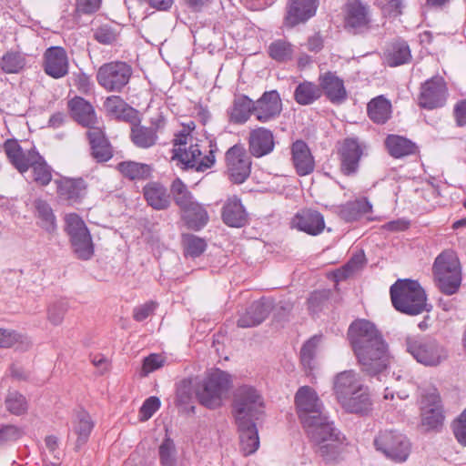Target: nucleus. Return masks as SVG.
<instances>
[{
    "label": "nucleus",
    "mask_w": 466,
    "mask_h": 466,
    "mask_svg": "<svg viewBox=\"0 0 466 466\" xmlns=\"http://www.w3.org/2000/svg\"><path fill=\"white\" fill-rule=\"evenodd\" d=\"M348 338L365 372L377 375L390 364L388 344L372 322L366 319L355 320L349 328Z\"/></svg>",
    "instance_id": "1"
},
{
    "label": "nucleus",
    "mask_w": 466,
    "mask_h": 466,
    "mask_svg": "<svg viewBox=\"0 0 466 466\" xmlns=\"http://www.w3.org/2000/svg\"><path fill=\"white\" fill-rule=\"evenodd\" d=\"M232 387L231 377L218 369L208 371L196 390L199 403L208 409L221 407L228 398Z\"/></svg>",
    "instance_id": "2"
},
{
    "label": "nucleus",
    "mask_w": 466,
    "mask_h": 466,
    "mask_svg": "<svg viewBox=\"0 0 466 466\" xmlns=\"http://www.w3.org/2000/svg\"><path fill=\"white\" fill-rule=\"evenodd\" d=\"M390 297L394 308L408 315H418L429 311L425 291L418 281L400 279L390 287Z\"/></svg>",
    "instance_id": "3"
},
{
    "label": "nucleus",
    "mask_w": 466,
    "mask_h": 466,
    "mask_svg": "<svg viewBox=\"0 0 466 466\" xmlns=\"http://www.w3.org/2000/svg\"><path fill=\"white\" fill-rule=\"evenodd\" d=\"M434 281L438 289L445 295L458 292L461 280V267L457 255L451 250L441 253L432 267Z\"/></svg>",
    "instance_id": "4"
},
{
    "label": "nucleus",
    "mask_w": 466,
    "mask_h": 466,
    "mask_svg": "<svg viewBox=\"0 0 466 466\" xmlns=\"http://www.w3.org/2000/svg\"><path fill=\"white\" fill-rule=\"evenodd\" d=\"M405 346L407 352L425 367H438L449 358L445 346L434 339L408 336Z\"/></svg>",
    "instance_id": "5"
},
{
    "label": "nucleus",
    "mask_w": 466,
    "mask_h": 466,
    "mask_svg": "<svg viewBox=\"0 0 466 466\" xmlns=\"http://www.w3.org/2000/svg\"><path fill=\"white\" fill-rule=\"evenodd\" d=\"M312 425H303L309 437L319 446V451L323 457L335 454L339 445L342 442L340 432L333 426L326 413L312 420Z\"/></svg>",
    "instance_id": "6"
},
{
    "label": "nucleus",
    "mask_w": 466,
    "mask_h": 466,
    "mask_svg": "<svg viewBox=\"0 0 466 466\" xmlns=\"http://www.w3.org/2000/svg\"><path fill=\"white\" fill-rule=\"evenodd\" d=\"M262 395L252 386L243 385L237 389L233 401V414L236 422L255 421L263 413Z\"/></svg>",
    "instance_id": "7"
},
{
    "label": "nucleus",
    "mask_w": 466,
    "mask_h": 466,
    "mask_svg": "<svg viewBox=\"0 0 466 466\" xmlns=\"http://www.w3.org/2000/svg\"><path fill=\"white\" fill-rule=\"evenodd\" d=\"M374 446L388 460L396 463L405 462L411 452L410 440L398 431H380L374 439Z\"/></svg>",
    "instance_id": "8"
},
{
    "label": "nucleus",
    "mask_w": 466,
    "mask_h": 466,
    "mask_svg": "<svg viewBox=\"0 0 466 466\" xmlns=\"http://www.w3.org/2000/svg\"><path fill=\"white\" fill-rule=\"evenodd\" d=\"M421 425L426 430H437L444 420L443 407L439 391L431 387L423 390L420 401Z\"/></svg>",
    "instance_id": "9"
},
{
    "label": "nucleus",
    "mask_w": 466,
    "mask_h": 466,
    "mask_svg": "<svg viewBox=\"0 0 466 466\" xmlns=\"http://www.w3.org/2000/svg\"><path fill=\"white\" fill-rule=\"evenodd\" d=\"M295 405L302 425H312L314 418L324 414L323 403L318 393L309 386L300 387L295 395Z\"/></svg>",
    "instance_id": "10"
},
{
    "label": "nucleus",
    "mask_w": 466,
    "mask_h": 466,
    "mask_svg": "<svg viewBox=\"0 0 466 466\" xmlns=\"http://www.w3.org/2000/svg\"><path fill=\"white\" fill-rule=\"evenodd\" d=\"M132 68L126 62L116 61L101 66L96 74L97 82L108 91H120L128 82Z\"/></svg>",
    "instance_id": "11"
},
{
    "label": "nucleus",
    "mask_w": 466,
    "mask_h": 466,
    "mask_svg": "<svg viewBox=\"0 0 466 466\" xmlns=\"http://www.w3.org/2000/svg\"><path fill=\"white\" fill-rule=\"evenodd\" d=\"M225 160L226 171L230 181L241 184L248 177L251 160L242 146L235 145L228 149Z\"/></svg>",
    "instance_id": "12"
},
{
    "label": "nucleus",
    "mask_w": 466,
    "mask_h": 466,
    "mask_svg": "<svg viewBox=\"0 0 466 466\" xmlns=\"http://www.w3.org/2000/svg\"><path fill=\"white\" fill-rule=\"evenodd\" d=\"M172 160H177L184 167H194L198 171H205L215 163L214 151L210 149L208 155L202 157L198 144L190 143L188 147L173 149Z\"/></svg>",
    "instance_id": "13"
},
{
    "label": "nucleus",
    "mask_w": 466,
    "mask_h": 466,
    "mask_svg": "<svg viewBox=\"0 0 466 466\" xmlns=\"http://www.w3.org/2000/svg\"><path fill=\"white\" fill-rule=\"evenodd\" d=\"M447 86L441 76L427 80L420 88L419 105L427 109L443 106L447 100Z\"/></svg>",
    "instance_id": "14"
},
{
    "label": "nucleus",
    "mask_w": 466,
    "mask_h": 466,
    "mask_svg": "<svg viewBox=\"0 0 466 466\" xmlns=\"http://www.w3.org/2000/svg\"><path fill=\"white\" fill-rule=\"evenodd\" d=\"M44 72L54 79L65 77L69 72V58L61 46H51L43 56Z\"/></svg>",
    "instance_id": "15"
},
{
    "label": "nucleus",
    "mask_w": 466,
    "mask_h": 466,
    "mask_svg": "<svg viewBox=\"0 0 466 466\" xmlns=\"http://www.w3.org/2000/svg\"><path fill=\"white\" fill-rule=\"evenodd\" d=\"M254 116L261 123L269 122L278 117L282 111V102L276 90L265 92L254 101Z\"/></svg>",
    "instance_id": "16"
},
{
    "label": "nucleus",
    "mask_w": 466,
    "mask_h": 466,
    "mask_svg": "<svg viewBox=\"0 0 466 466\" xmlns=\"http://www.w3.org/2000/svg\"><path fill=\"white\" fill-rule=\"evenodd\" d=\"M366 385L361 376L353 370L338 373L333 379V392L337 401L345 399L348 394L361 390Z\"/></svg>",
    "instance_id": "17"
},
{
    "label": "nucleus",
    "mask_w": 466,
    "mask_h": 466,
    "mask_svg": "<svg viewBox=\"0 0 466 466\" xmlns=\"http://www.w3.org/2000/svg\"><path fill=\"white\" fill-rule=\"evenodd\" d=\"M319 0H289L286 23L289 26L307 22L317 12Z\"/></svg>",
    "instance_id": "18"
},
{
    "label": "nucleus",
    "mask_w": 466,
    "mask_h": 466,
    "mask_svg": "<svg viewBox=\"0 0 466 466\" xmlns=\"http://www.w3.org/2000/svg\"><path fill=\"white\" fill-rule=\"evenodd\" d=\"M291 227L309 235L316 236L325 228V221L319 212L305 209L294 216L291 220Z\"/></svg>",
    "instance_id": "19"
},
{
    "label": "nucleus",
    "mask_w": 466,
    "mask_h": 466,
    "mask_svg": "<svg viewBox=\"0 0 466 466\" xmlns=\"http://www.w3.org/2000/svg\"><path fill=\"white\" fill-rule=\"evenodd\" d=\"M341 171L350 176L355 174L363 153L362 145L355 138L345 139L341 147Z\"/></svg>",
    "instance_id": "20"
},
{
    "label": "nucleus",
    "mask_w": 466,
    "mask_h": 466,
    "mask_svg": "<svg viewBox=\"0 0 466 466\" xmlns=\"http://www.w3.org/2000/svg\"><path fill=\"white\" fill-rule=\"evenodd\" d=\"M319 87L328 99L333 104H341L347 98L344 82L332 72L319 76Z\"/></svg>",
    "instance_id": "21"
},
{
    "label": "nucleus",
    "mask_w": 466,
    "mask_h": 466,
    "mask_svg": "<svg viewBox=\"0 0 466 466\" xmlns=\"http://www.w3.org/2000/svg\"><path fill=\"white\" fill-rule=\"evenodd\" d=\"M271 308V302L268 300H258L253 302L239 315L238 326L240 328H251L259 325L268 316Z\"/></svg>",
    "instance_id": "22"
},
{
    "label": "nucleus",
    "mask_w": 466,
    "mask_h": 466,
    "mask_svg": "<svg viewBox=\"0 0 466 466\" xmlns=\"http://www.w3.org/2000/svg\"><path fill=\"white\" fill-rule=\"evenodd\" d=\"M248 144L249 151L254 157H260L268 155L274 148L273 134L265 127L253 129L249 134Z\"/></svg>",
    "instance_id": "23"
},
{
    "label": "nucleus",
    "mask_w": 466,
    "mask_h": 466,
    "mask_svg": "<svg viewBox=\"0 0 466 466\" xmlns=\"http://www.w3.org/2000/svg\"><path fill=\"white\" fill-rule=\"evenodd\" d=\"M222 219L225 224L233 228H241L247 222V212L238 198H228L222 208Z\"/></svg>",
    "instance_id": "24"
},
{
    "label": "nucleus",
    "mask_w": 466,
    "mask_h": 466,
    "mask_svg": "<svg viewBox=\"0 0 466 466\" xmlns=\"http://www.w3.org/2000/svg\"><path fill=\"white\" fill-rule=\"evenodd\" d=\"M341 408L350 413L365 414L371 410L372 402L370 400L369 389L363 387L361 390L354 391L339 401Z\"/></svg>",
    "instance_id": "25"
},
{
    "label": "nucleus",
    "mask_w": 466,
    "mask_h": 466,
    "mask_svg": "<svg viewBox=\"0 0 466 466\" xmlns=\"http://www.w3.org/2000/svg\"><path fill=\"white\" fill-rule=\"evenodd\" d=\"M292 161L297 173L306 176L314 170L315 162L308 145L298 140L292 145Z\"/></svg>",
    "instance_id": "26"
},
{
    "label": "nucleus",
    "mask_w": 466,
    "mask_h": 466,
    "mask_svg": "<svg viewBox=\"0 0 466 466\" xmlns=\"http://www.w3.org/2000/svg\"><path fill=\"white\" fill-rule=\"evenodd\" d=\"M56 183L58 196L71 204L80 202L86 196V185L82 179L64 177Z\"/></svg>",
    "instance_id": "27"
},
{
    "label": "nucleus",
    "mask_w": 466,
    "mask_h": 466,
    "mask_svg": "<svg viewBox=\"0 0 466 466\" xmlns=\"http://www.w3.org/2000/svg\"><path fill=\"white\" fill-rule=\"evenodd\" d=\"M238 425L240 440V449L245 456L256 452L259 447L258 429L254 421L236 422Z\"/></svg>",
    "instance_id": "28"
},
{
    "label": "nucleus",
    "mask_w": 466,
    "mask_h": 466,
    "mask_svg": "<svg viewBox=\"0 0 466 466\" xmlns=\"http://www.w3.org/2000/svg\"><path fill=\"white\" fill-rule=\"evenodd\" d=\"M69 107L73 117L81 125L89 129L98 128L95 127L96 116L90 103L82 97H75L69 102Z\"/></svg>",
    "instance_id": "29"
},
{
    "label": "nucleus",
    "mask_w": 466,
    "mask_h": 466,
    "mask_svg": "<svg viewBox=\"0 0 466 466\" xmlns=\"http://www.w3.org/2000/svg\"><path fill=\"white\" fill-rule=\"evenodd\" d=\"M4 149L9 161L21 174L28 170L31 152L35 151L34 149L25 152L19 143L13 139L5 142Z\"/></svg>",
    "instance_id": "30"
},
{
    "label": "nucleus",
    "mask_w": 466,
    "mask_h": 466,
    "mask_svg": "<svg viewBox=\"0 0 466 466\" xmlns=\"http://www.w3.org/2000/svg\"><path fill=\"white\" fill-rule=\"evenodd\" d=\"M254 101L246 96H237L228 109L229 121L234 124L246 123L254 115Z\"/></svg>",
    "instance_id": "31"
},
{
    "label": "nucleus",
    "mask_w": 466,
    "mask_h": 466,
    "mask_svg": "<svg viewBox=\"0 0 466 466\" xmlns=\"http://www.w3.org/2000/svg\"><path fill=\"white\" fill-rule=\"evenodd\" d=\"M90 141L92 155L99 162H105L111 158L112 151L104 132L99 128H92L87 132Z\"/></svg>",
    "instance_id": "32"
},
{
    "label": "nucleus",
    "mask_w": 466,
    "mask_h": 466,
    "mask_svg": "<svg viewBox=\"0 0 466 466\" xmlns=\"http://www.w3.org/2000/svg\"><path fill=\"white\" fill-rule=\"evenodd\" d=\"M346 25L352 28H360L368 25L369 11L359 0H353L346 5Z\"/></svg>",
    "instance_id": "33"
},
{
    "label": "nucleus",
    "mask_w": 466,
    "mask_h": 466,
    "mask_svg": "<svg viewBox=\"0 0 466 466\" xmlns=\"http://www.w3.org/2000/svg\"><path fill=\"white\" fill-rule=\"evenodd\" d=\"M144 196L148 205L155 209H165L169 205V196L167 189L159 183H148L144 187Z\"/></svg>",
    "instance_id": "34"
},
{
    "label": "nucleus",
    "mask_w": 466,
    "mask_h": 466,
    "mask_svg": "<svg viewBox=\"0 0 466 466\" xmlns=\"http://www.w3.org/2000/svg\"><path fill=\"white\" fill-rule=\"evenodd\" d=\"M32 167L34 180L40 186H46L52 180L51 167L46 164L45 159L36 152H31V159L29 167Z\"/></svg>",
    "instance_id": "35"
},
{
    "label": "nucleus",
    "mask_w": 466,
    "mask_h": 466,
    "mask_svg": "<svg viewBox=\"0 0 466 466\" xmlns=\"http://www.w3.org/2000/svg\"><path fill=\"white\" fill-rule=\"evenodd\" d=\"M385 144L389 153L397 158L409 156L416 151V147L410 140L397 135H390L386 138Z\"/></svg>",
    "instance_id": "36"
},
{
    "label": "nucleus",
    "mask_w": 466,
    "mask_h": 466,
    "mask_svg": "<svg viewBox=\"0 0 466 466\" xmlns=\"http://www.w3.org/2000/svg\"><path fill=\"white\" fill-rule=\"evenodd\" d=\"M34 207L39 226L47 232L55 231L56 228V217L49 204L43 199H35Z\"/></svg>",
    "instance_id": "37"
},
{
    "label": "nucleus",
    "mask_w": 466,
    "mask_h": 466,
    "mask_svg": "<svg viewBox=\"0 0 466 466\" xmlns=\"http://www.w3.org/2000/svg\"><path fill=\"white\" fill-rule=\"evenodd\" d=\"M391 105L382 96L373 98L368 104V114L370 118L379 124L385 123L390 116Z\"/></svg>",
    "instance_id": "38"
},
{
    "label": "nucleus",
    "mask_w": 466,
    "mask_h": 466,
    "mask_svg": "<svg viewBox=\"0 0 466 466\" xmlns=\"http://www.w3.org/2000/svg\"><path fill=\"white\" fill-rule=\"evenodd\" d=\"M322 96L319 85L305 81L300 83L295 89L294 98L299 105L306 106L314 103Z\"/></svg>",
    "instance_id": "39"
},
{
    "label": "nucleus",
    "mask_w": 466,
    "mask_h": 466,
    "mask_svg": "<svg viewBox=\"0 0 466 466\" xmlns=\"http://www.w3.org/2000/svg\"><path fill=\"white\" fill-rule=\"evenodd\" d=\"M65 230L69 236L70 242L91 235L85 221L76 213L65 216Z\"/></svg>",
    "instance_id": "40"
},
{
    "label": "nucleus",
    "mask_w": 466,
    "mask_h": 466,
    "mask_svg": "<svg viewBox=\"0 0 466 466\" xmlns=\"http://www.w3.org/2000/svg\"><path fill=\"white\" fill-rule=\"evenodd\" d=\"M385 61L390 66H398L410 61L411 56L405 42L393 43L385 52Z\"/></svg>",
    "instance_id": "41"
},
{
    "label": "nucleus",
    "mask_w": 466,
    "mask_h": 466,
    "mask_svg": "<svg viewBox=\"0 0 466 466\" xmlns=\"http://www.w3.org/2000/svg\"><path fill=\"white\" fill-rule=\"evenodd\" d=\"M183 218L188 228L199 229L208 223V215L207 210L196 202L183 212Z\"/></svg>",
    "instance_id": "42"
},
{
    "label": "nucleus",
    "mask_w": 466,
    "mask_h": 466,
    "mask_svg": "<svg viewBox=\"0 0 466 466\" xmlns=\"http://www.w3.org/2000/svg\"><path fill=\"white\" fill-rule=\"evenodd\" d=\"M131 139L138 147H151L157 140V129L154 127L136 126L131 130Z\"/></svg>",
    "instance_id": "43"
},
{
    "label": "nucleus",
    "mask_w": 466,
    "mask_h": 466,
    "mask_svg": "<svg viewBox=\"0 0 466 466\" xmlns=\"http://www.w3.org/2000/svg\"><path fill=\"white\" fill-rule=\"evenodd\" d=\"M26 66V56L17 51H9L0 59V67L6 74H17Z\"/></svg>",
    "instance_id": "44"
},
{
    "label": "nucleus",
    "mask_w": 466,
    "mask_h": 466,
    "mask_svg": "<svg viewBox=\"0 0 466 466\" xmlns=\"http://www.w3.org/2000/svg\"><path fill=\"white\" fill-rule=\"evenodd\" d=\"M171 193L176 204L181 208L182 212L196 203L187 186L179 178L172 182Z\"/></svg>",
    "instance_id": "45"
},
{
    "label": "nucleus",
    "mask_w": 466,
    "mask_h": 466,
    "mask_svg": "<svg viewBox=\"0 0 466 466\" xmlns=\"http://www.w3.org/2000/svg\"><path fill=\"white\" fill-rule=\"evenodd\" d=\"M119 171L130 179H144L149 177L151 167L134 161L122 162L118 165Z\"/></svg>",
    "instance_id": "46"
},
{
    "label": "nucleus",
    "mask_w": 466,
    "mask_h": 466,
    "mask_svg": "<svg viewBox=\"0 0 466 466\" xmlns=\"http://www.w3.org/2000/svg\"><path fill=\"white\" fill-rule=\"evenodd\" d=\"M15 345L18 350H25L31 345V341L27 337L13 330L0 329V347L10 348Z\"/></svg>",
    "instance_id": "47"
},
{
    "label": "nucleus",
    "mask_w": 466,
    "mask_h": 466,
    "mask_svg": "<svg viewBox=\"0 0 466 466\" xmlns=\"http://www.w3.org/2000/svg\"><path fill=\"white\" fill-rule=\"evenodd\" d=\"M371 209V205L365 199L349 202L340 207L339 214L347 221L355 220L360 214Z\"/></svg>",
    "instance_id": "48"
},
{
    "label": "nucleus",
    "mask_w": 466,
    "mask_h": 466,
    "mask_svg": "<svg viewBox=\"0 0 466 466\" xmlns=\"http://www.w3.org/2000/svg\"><path fill=\"white\" fill-rule=\"evenodd\" d=\"M365 263V255L362 251H360L356 253L344 267L335 272V278L337 280L347 279L362 268Z\"/></svg>",
    "instance_id": "49"
},
{
    "label": "nucleus",
    "mask_w": 466,
    "mask_h": 466,
    "mask_svg": "<svg viewBox=\"0 0 466 466\" xmlns=\"http://www.w3.org/2000/svg\"><path fill=\"white\" fill-rule=\"evenodd\" d=\"M93 422L88 413L86 411H81L76 416L75 431L78 436L77 441L79 443H84L86 441L92 429Z\"/></svg>",
    "instance_id": "50"
},
{
    "label": "nucleus",
    "mask_w": 466,
    "mask_h": 466,
    "mask_svg": "<svg viewBox=\"0 0 466 466\" xmlns=\"http://www.w3.org/2000/svg\"><path fill=\"white\" fill-rule=\"evenodd\" d=\"M269 56L279 62L288 61L292 58L293 48L292 46L283 40H277L273 42L268 48Z\"/></svg>",
    "instance_id": "51"
},
{
    "label": "nucleus",
    "mask_w": 466,
    "mask_h": 466,
    "mask_svg": "<svg viewBox=\"0 0 466 466\" xmlns=\"http://www.w3.org/2000/svg\"><path fill=\"white\" fill-rule=\"evenodd\" d=\"M71 243L74 253L80 259L87 260L94 255V244L91 235L81 238Z\"/></svg>",
    "instance_id": "52"
},
{
    "label": "nucleus",
    "mask_w": 466,
    "mask_h": 466,
    "mask_svg": "<svg viewBox=\"0 0 466 466\" xmlns=\"http://www.w3.org/2000/svg\"><path fill=\"white\" fill-rule=\"evenodd\" d=\"M183 245L187 256L197 258L206 249L207 244L203 238L194 235H186L183 238Z\"/></svg>",
    "instance_id": "53"
},
{
    "label": "nucleus",
    "mask_w": 466,
    "mask_h": 466,
    "mask_svg": "<svg viewBox=\"0 0 466 466\" xmlns=\"http://www.w3.org/2000/svg\"><path fill=\"white\" fill-rule=\"evenodd\" d=\"M5 407L11 413L20 415L26 411L27 401L19 392L10 391L5 399Z\"/></svg>",
    "instance_id": "54"
},
{
    "label": "nucleus",
    "mask_w": 466,
    "mask_h": 466,
    "mask_svg": "<svg viewBox=\"0 0 466 466\" xmlns=\"http://www.w3.org/2000/svg\"><path fill=\"white\" fill-rule=\"evenodd\" d=\"M320 340V337L314 336L309 339L302 347L300 351L301 362L305 367L311 368V361L315 355L317 346Z\"/></svg>",
    "instance_id": "55"
},
{
    "label": "nucleus",
    "mask_w": 466,
    "mask_h": 466,
    "mask_svg": "<svg viewBox=\"0 0 466 466\" xmlns=\"http://www.w3.org/2000/svg\"><path fill=\"white\" fill-rule=\"evenodd\" d=\"M104 106L109 114L116 117H120L125 113L127 106L125 101L118 96L107 97Z\"/></svg>",
    "instance_id": "56"
},
{
    "label": "nucleus",
    "mask_w": 466,
    "mask_h": 466,
    "mask_svg": "<svg viewBox=\"0 0 466 466\" xmlns=\"http://www.w3.org/2000/svg\"><path fill=\"white\" fill-rule=\"evenodd\" d=\"M159 456L163 466H174L175 445L171 440L167 439L160 445Z\"/></svg>",
    "instance_id": "57"
},
{
    "label": "nucleus",
    "mask_w": 466,
    "mask_h": 466,
    "mask_svg": "<svg viewBox=\"0 0 466 466\" xmlns=\"http://www.w3.org/2000/svg\"><path fill=\"white\" fill-rule=\"evenodd\" d=\"M452 431L458 442L466 447V409L452 422Z\"/></svg>",
    "instance_id": "58"
},
{
    "label": "nucleus",
    "mask_w": 466,
    "mask_h": 466,
    "mask_svg": "<svg viewBox=\"0 0 466 466\" xmlns=\"http://www.w3.org/2000/svg\"><path fill=\"white\" fill-rule=\"evenodd\" d=\"M379 6L385 16L397 17L401 14V0H379Z\"/></svg>",
    "instance_id": "59"
},
{
    "label": "nucleus",
    "mask_w": 466,
    "mask_h": 466,
    "mask_svg": "<svg viewBox=\"0 0 466 466\" xmlns=\"http://www.w3.org/2000/svg\"><path fill=\"white\" fill-rule=\"evenodd\" d=\"M66 306L63 302L55 303L48 308L47 318L53 325H59L62 323L65 313L66 312Z\"/></svg>",
    "instance_id": "60"
},
{
    "label": "nucleus",
    "mask_w": 466,
    "mask_h": 466,
    "mask_svg": "<svg viewBox=\"0 0 466 466\" xmlns=\"http://www.w3.org/2000/svg\"><path fill=\"white\" fill-rule=\"evenodd\" d=\"M160 400L157 397H149L140 408V417L142 420H147L159 409Z\"/></svg>",
    "instance_id": "61"
},
{
    "label": "nucleus",
    "mask_w": 466,
    "mask_h": 466,
    "mask_svg": "<svg viewBox=\"0 0 466 466\" xmlns=\"http://www.w3.org/2000/svg\"><path fill=\"white\" fill-rule=\"evenodd\" d=\"M165 363V357L159 354H151L144 360L142 372L147 375L161 368Z\"/></svg>",
    "instance_id": "62"
},
{
    "label": "nucleus",
    "mask_w": 466,
    "mask_h": 466,
    "mask_svg": "<svg viewBox=\"0 0 466 466\" xmlns=\"http://www.w3.org/2000/svg\"><path fill=\"white\" fill-rule=\"evenodd\" d=\"M157 303L154 301L146 302L134 309V319L137 321H143L149 317L156 309Z\"/></svg>",
    "instance_id": "63"
},
{
    "label": "nucleus",
    "mask_w": 466,
    "mask_h": 466,
    "mask_svg": "<svg viewBox=\"0 0 466 466\" xmlns=\"http://www.w3.org/2000/svg\"><path fill=\"white\" fill-rule=\"evenodd\" d=\"M20 437V431L15 426H5L0 429V446Z\"/></svg>",
    "instance_id": "64"
}]
</instances>
